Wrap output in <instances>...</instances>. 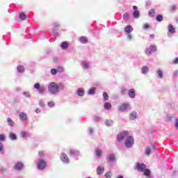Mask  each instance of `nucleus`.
<instances>
[{"mask_svg": "<svg viewBox=\"0 0 178 178\" xmlns=\"http://www.w3.org/2000/svg\"><path fill=\"white\" fill-rule=\"evenodd\" d=\"M40 112H41V110L40 108L35 109V113H40Z\"/></svg>", "mask_w": 178, "mask_h": 178, "instance_id": "e2e57ef3", "label": "nucleus"}, {"mask_svg": "<svg viewBox=\"0 0 178 178\" xmlns=\"http://www.w3.org/2000/svg\"><path fill=\"white\" fill-rule=\"evenodd\" d=\"M146 155H149L151 154V149L149 147H146L145 149Z\"/></svg>", "mask_w": 178, "mask_h": 178, "instance_id": "79ce46f5", "label": "nucleus"}, {"mask_svg": "<svg viewBox=\"0 0 178 178\" xmlns=\"http://www.w3.org/2000/svg\"><path fill=\"white\" fill-rule=\"evenodd\" d=\"M156 19L157 22H162V20H163V16H162V15H158L156 17Z\"/></svg>", "mask_w": 178, "mask_h": 178, "instance_id": "e433bc0d", "label": "nucleus"}, {"mask_svg": "<svg viewBox=\"0 0 178 178\" xmlns=\"http://www.w3.org/2000/svg\"><path fill=\"white\" fill-rule=\"evenodd\" d=\"M168 32L171 34H173L174 33H176V29H175V26L172 24H169L168 26Z\"/></svg>", "mask_w": 178, "mask_h": 178, "instance_id": "4468645a", "label": "nucleus"}, {"mask_svg": "<svg viewBox=\"0 0 178 178\" xmlns=\"http://www.w3.org/2000/svg\"><path fill=\"white\" fill-rule=\"evenodd\" d=\"M101 120V118L98 116H95L94 118V122H99Z\"/></svg>", "mask_w": 178, "mask_h": 178, "instance_id": "603ef678", "label": "nucleus"}, {"mask_svg": "<svg viewBox=\"0 0 178 178\" xmlns=\"http://www.w3.org/2000/svg\"><path fill=\"white\" fill-rule=\"evenodd\" d=\"M17 70L19 73H24V67L22 65H18L17 67Z\"/></svg>", "mask_w": 178, "mask_h": 178, "instance_id": "cd10ccee", "label": "nucleus"}, {"mask_svg": "<svg viewBox=\"0 0 178 178\" xmlns=\"http://www.w3.org/2000/svg\"><path fill=\"white\" fill-rule=\"evenodd\" d=\"M0 170L1 172H5L6 170V168H3V167H1V168L0 169Z\"/></svg>", "mask_w": 178, "mask_h": 178, "instance_id": "69168bd1", "label": "nucleus"}, {"mask_svg": "<svg viewBox=\"0 0 178 178\" xmlns=\"http://www.w3.org/2000/svg\"><path fill=\"white\" fill-rule=\"evenodd\" d=\"M56 73H58V71L56 69L53 68L51 70V74H53V76H55V74H56Z\"/></svg>", "mask_w": 178, "mask_h": 178, "instance_id": "c03bdc74", "label": "nucleus"}, {"mask_svg": "<svg viewBox=\"0 0 178 178\" xmlns=\"http://www.w3.org/2000/svg\"><path fill=\"white\" fill-rule=\"evenodd\" d=\"M103 98L104 101H108L109 99V96L108 95V93L104 92L103 93Z\"/></svg>", "mask_w": 178, "mask_h": 178, "instance_id": "4c0bfd02", "label": "nucleus"}, {"mask_svg": "<svg viewBox=\"0 0 178 178\" xmlns=\"http://www.w3.org/2000/svg\"><path fill=\"white\" fill-rule=\"evenodd\" d=\"M60 159L63 163H69V157L67 156V155H66V154L62 153Z\"/></svg>", "mask_w": 178, "mask_h": 178, "instance_id": "9d476101", "label": "nucleus"}, {"mask_svg": "<svg viewBox=\"0 0 178 178\" xmlns=\"http://www.w3.org/2000/svg\"><path fill=\"white\" fill-rule=\"evenodd\" d=\"M149 49L152 51V52H155V51H156V46L151 45L149 47Z\"/></svg>", "mask_w": 178, "mask_h": 178, "instance_id": "37998d69", "label": "nucleus"}, {"mask_svg": "<svg viewBox=\"0 0 178 178\" xmlns=\"http://www.w3.org/2000/svg\"><path fill=\"white\" fill-rule=\"evenodd\" d=\"M5 140V135H0V141Z\"/></svg>", "mask_w": 178, "mask_h": 178, "instance_id": "6e6d98bb", "label": "nucleus"}, {"mask_svg": "<svg viewBox=\"0 0 178 178\" xmlns=\"http://www.w3.org/2000/svg\"><path fill=\"white\" fill-rule=\"evenodd\" d=\"M69 154L72 158H76V156L80 155V152L76 149H70Z\"/></svg>", "mask_w": 178, "mask_h": 178, "instance_id": "423d86ee", "label": "nucleus"}, {"mask_svg": "<svg viewBox=\"0 0 178 178\" xmlns=\"http://www.w3.org/2000/svg\"><path fill=\"white\" fill-rule=\"evenodd\" d=\"M128 95L130 98H134L136 97V91L134 89H130L128 92Z\"/></svg>", "mask_w": 178, "mask_h": 178, "instance_id": "f3484780", "label": "nucleus"}, {"mask_svg": "<svg viewBox=\"0 0 178 178\" xmlns=\"http://www.w3.org/2000/svg\"><path fill=\"white\" fill-rule=\"evenodd\" d=\"M154 37H155V35H150V38H154Z\"/></svg>", "mask_w": 178, "mask_h": 178, "instance_id": "338daca9", "label": "nucleus"}, {"mask_svg": "<svg viewBox=\"0 0 178 178\" xmlns=\"http://www.w3.org/2000/svg\"><path fill=\"white\" fill-rule=\"evenodd\" d=\"M45 168H47V162L42 159H40L38 162V169L39 170H44Z\"/></svg>", "mask_w": 178, "mask_h": 178, "instance_id": "39448f33", "label": "nucleus"}, {"mask_svg": "<svg viewBox=\"0 0 178 178\" xmlns=\"http://www.w3.org/2000/svg\"><path fill=\"white\" fill-rule=\"evenodd\" d=\"M117 178H123V176L120 175V176H118Z\"/></svg>", "mask_w": 178, "mask_h": 178, "instance_id": "774afa93", "label": "nucleus"}, {"mask_svg": "<svg viewBox=\"0 0 178 178\" xmlns=\"http://www.w3.org/2000/svg\"><path fill=\"white\" fill-rule=\"evenodd\" d=\"M53 26H54V29L55 30L56 29H58V27H59L60 24L58 23H54Z\"/></svg>", "mask_w": 178, "mask_h": 178, "instance_id": "864d4df0", "label": "nucleus"}, {"mask_svg": "<svg viewBox=\"0 0 178 178\" xmlns=\"http://www.w3.org/2000/svg\"><path fill=\"white\" fill-rule=\"evenodd\" d=\"M133 145H134V138L129 136L125 140V147H127V148H131Z\"/></svg>", "mask_w": 178, "mask_h": 178, "instance_id": "f03ea898", "label": "nucleus"}, {"mask_svg": "<svg viewBox=\"0 0 178 178\" xmlns=\"http://www.w3.org/2000/svg\"><path fill=\"white\" fill-rule=\"evenodd\" d=\"M128 137L129 132L127 131H124L118 135L117 140L118 141H123V140H126Z\"/></svg>", "mask_w": 178, "mask_h": 178, "instance_id": "7ed1b4c3", "label": "nucleus"}, {"mask_svg": "<svg viewBox=\"0 0 178 178\" xmlns=\"http://www.w3.org/2000/svg\"><path fill=\"white\" fill-rule=\"evenodd\" d=\"M9 138L10 140H12V141H16V140H17V136H16V134L10 132Z\"/></svg>", "mask_w": 178, "mask_h": 178, "instance_id": "2eb2a0df", "label": "nucleus"}, {"mask_svg": "<svg viewBox=\"0 0 178 178\" xmlns=\"http://www.w3.org/2000/svg\"><path fill=\"white\" fill-rule=\"evenodd\" d=\"M127 37L128 40H129V41H131V40H133V35H131V33H127Z\"/></svg>", "mask_w": 178, "mask_h": 178, "instance_id": "09e8293b", "label": "nucleus"}, {"mask_svg": "<svg viewBox=\"0 0 178 178\" xmlns=\"http://www.w3.org/2000/svg\"><path fill=\"white\" fill-rule=\"evenodd\" d=\"M141 72L143 74H147V73L149 72V68L148 67V66L144 65L142 67Z\"/></svg>", "mask_w": 178, "mask_h": 178, "instance_id": "6ab92c4d", "label": "nucleus"}, {"mask_svg": "<svg viewBox=\"0 0 178 178\" xmlns=\"http://www.w3.org/2000/svg\"><path fill=\"white\" fill-rule=\"evenodd\" d=\"M92 131H93L92 128H88V133H89V134L92 135Z\"/></svg>", "mask_w": 178, "mask_h": 178, "instance_id": "13d9d810", "label": "nucleus"}, {"mask_svg": "<svg viewBox=\"0 0 178 178\" xmlns=\"http://www.w3.org/2000/svg\"><path fill=\"white\" fill-rule=\"evenodd\" d=\"M111 108H112V104H111V103L109 102H106L104 104V109H106V111L111 109Z\"/></svg>", "mask_w": 178, "mask_h": 178, "instance_id": "7c9ffc66", "label": "nucleus"}, {"mask_svg": "<svg viewBox=\"0 0 178 178\" xmlns=\"http://www.w3.org/2000/svg\"><path fill=\"white\" fill-rule=\"evenodd\" d=\"M23 95H24V97H26V98H30V97H31L30 95V92H23Z\"/></svg>", "mask_w": 178, "mask_h": 178, "instance_id": "49530a36", "label": "nucleus"}, {"mask_svg": "<svg viewBox=\"0 0 178 178\" xmlns=\"http://www.w3.org/2000/svg\"><path fill=\"white\" fill-rule=\"evenodd\" d=\"M130 18V15L128 13H124L123 15V19L124 22H129V19Z\"/></svg>", "mask_w": 178, "mask_h": 178, "instance_id": "72a5a7b5", "label": "nucleus"}, {"mask_svg": "<svg viewBox=\"0 0 178 178\" xmlns=\"http://www.w3.org/2000/svg\"><path fill=\"white\" fill-rule=\"evenodd\" d=\"M156 73H157V77H159V79L163 78V72H162V70H158Z\"/></svg>", "mask_w": 178, "mask_h": 178, "instance_id": "bb28decb", "label": "nucleus"}, {"mask_svg": "<svg viewBox=\"0 0 178 178\" xmlns=\"http://www.w3.org/2000/svg\"><path fill=\"white\" fill-rule=\"evenodd\" d=\"M111 176H112V173L110 171L107 172L105 175L106 178H111Z\"/></svg>", "mask_w": 178, "mask_h": 178, "instance_id": "de8ad7c7", "label": "nucleus"}, {"mask_svg": "<svg viewBox=\"0 0 178 178\" xmlns=\"http://www.w3.org/2000/svg\"><path fill=\"white\" fill-rule=\"evenodd\" d=\"M60 47L63 49H67V48H69V43H67V42H63L61 43Z\"/></svg>", "mask_w": 178, "mask_h": 178, "instance_id": "393cba45", "label": "nucleus"}, {"mask_svg": "<svg viewBox=\"0 0 178 178\" xmlns=\"http://www.w3.org/2000/svg\"><path fill=\"white\" fill-rule=\"evenodd\" d=\"M148 29H149V25H148V24H144L143 29L144 30H148Z\"/></svg>", "mask_w": 178, "mask_h": 178, "instance_id": "8fccbe9b", "label": "nucleus"}, {"mask_svg": "<svg viewBox=\"0 0 178 178\" xmlns=\"http://www.w3.org/2000/svg\"><path fill=\"white\" fill-rule=\"evenodd\" d=\"M0 153L5 154V151L3 150V144L0 143Z\"/></svg>", "mask_w": 178, "mask_h": 178, "instance_id": "a19ab883", "label": "nucleus"}, {"mask_svg": "<svg viewBox=\"0 0 178 178\" xmlns=\"http://www.w3.org/2000/svg\"><path fill=\"white\" fill-rule=\"evenodd\" d=\"M38 154L40 156H44V152H39Z\"/></svg>", "mask_w": 178, "mask_h": 178, "instance_id": "052dcab7", "label": "nucleus"}, {"mask_svg": "<svg viewBox=\"0 0 178 178\" xmlns=\"http://www.w3.org/2000/svg\"><path fill=\"white\" fill-rule=\"evenodd\" d=\"M127 109H131L130 108V104H123L119 107V110L121 112H124V111H127Z\"/></svg>", "mask_w": 178, "mask_h": 178, "instance_id": "1a4fd4ad", "label": "nucleus"}, {"mask_svg": "<svg viewBox=\"0 0 178 178\" xmlns=\"http://www.w3.org/2000/svg\"><path fill=\"white\" fill-rule=\"evenodd\" d=\"M175 127L176 129H178V119L175 120Z\"/></svg>", "mask_w": 178, "mask_h": 178, "instance_id": "bf43d9fd", "label": "nucleus"}, {"mask_svg": "<svg viewBox=\"0 0 178 178\" xmlns=\"http://www.w3.org/2000/svg\"><path fill=\"white\" fill-rule=\"evenodd\" d=\"M136 168L139 172H143L145 170L147 166L144 163H137Z\"/></svg>", "mask_w": 178, "mask_h": 178, "instance_id": "9b49d317", "label": "nucleus"}, {"mask_svg": "<svg viewBox=\"0 0 178 178\" xmlns=\"http://www.w3.org/2000/svg\"><path fill=\"white\" fill-rule=\"evenodd\" d=\"M138 118V114L136 111H132L129 114V119L130 120H136Z\"/></svg>", "mask_w": 178, "mask_h": 178, "instance_id": "ddd939ff", "label": "nucleus"}, {"mask_svg": "<svg viewBox=\"0 0 178 178\" xmlns=\"http://www.w3.org/2000/svg\"><path fill=\"white\" fill-rule=\"evenodd\" d=\"M16 170H22L23 169V163L18 162L15 163Z\"/></svg>", "mask_w": 178, "mask_h": 178, "instance_id": "aec40b11", "label": "nucleus"}, {"mask_svg": "<svg viewBox=\"0 0 178 178\" xmlns=\"http://www.w3.org/2000/svg\"><path fill=\"white\" fill-rule=\"evenodd\" d=\"M104 170H105V168L102 166H99L97 168V173L99 175V176H101V175L104 174Z\"/></svg>", "mask_w": 178, "mask_h": 178, "instance_id": "dca6fc26", "label": "nucleus"}, {"mask_svg": "<svg viewBox=\"0 0 178 178\" xmlns=\"http://www.w3.org/2000/svg\"><path fill=\"white\" fill-rule=\"evenodd\" d=\"M143 172L145 176H147L148 178H151V170H149V169L146 168Z\"/></svg>", "mask_w": 178, "mask_h": 178, "instance_id": "412c9836", "label": "nucleus"}, {"mask_svg": "<svg viewBox=\"0 0 178 178\" xmlns=\"http://www.w3.org/2000/svg\"><path fill=\"white\" fill-rule=\"evenodd\" d=\"M65 90V84L63 83L58 85L56 83L51 82L48 85V91L52 95H56L59 94L60 91H63Z\"/></svg>", "mask_w": 178, "mask_h": 178, "instance_id": "f257e3e1", "label": "nucleus"}, {"mask_svg": "<svg viewBox=\"0 0 178 178\" xmlns=\"http://www.w3.org/2000/svg\"><path fill=\"white\" fill-rule=\"evenodd\" d=\"M84 92H85V91L83 90V88H79L76 91V94H77V95H79V97H83Z\"/></svg>", "mask_w": 178, "mask_h": 178, "instance_id": "5701e85b", "label": "nucleus"}, {"mask_svg": "<svg viewBox=\"0 0 178 178\" xmlns=\"http://www.w3.org/2000/svg\"><path fill=\"white\" fill-rule=\"evenodd\" d=\"M107 159L110 162H114L115 161V154H110L108 156H107Z\"/></svg>", "mask_w": 178, "mask_h": 178, "instance_id": "2f4dec72", "label": "nucleus"}, {"mask_svg": "<svg viewBox=\"0 0 178 178\" xmlns=\"http://www.w3.org/2000/svg\"><path fill=\"white\" fill-rule=\"evenodd\" d=\"M30 133L29 132L22 131L21 133V137H22L23 138H27V137H30Z\"/></svg>", "mask_w": 178, "mask_h": 178, "instance_id": "a878e982", "label": "nucleus"}, {"mask_svg": "<svg viewBox=\"0 0 178 178\" xmlns=\"http://www.w3.org/2000/svg\"><path fill=\"white\" fill-rule=\"evenodd\" d=\"M79 41L81 44H87V42H88V39L85 36H82L79 38Z\"/></svg>", "mask_w": 178, "mask_h": 178, "instance_id": "b1692460", "label": "nucleus"}, {"mask_svg": "<svg viewBox=\"0 0 178 178\" xmlns=\"http://www.w3.org/2000/svg\"><path fill=\"white\" fill-rule=\"evenodd\" d=\"M126 91H127L126 88H122L121 89V94H122V95H124V94H126Z\"/></svg>", "mask_w": 178, "mask_h": 178, "instance_id": "5fc2aeb1", "label": "nucleus"}, {"mask_svg": "<svg viewBox=\"0 0 178 178\" xmlns=\"http://www.w3.org/2000/svg\"><path fill=\"white\" fill-rule=\"evenodd\" d=\"M34 88L36 90V91H38V92H39V94L42 95L45 92V87L41 86V85H40L38 83H36L34 85Z\"/></svg>", "mask_w": 178, "mask_h": 178, "instance_id": "20e7f679", "label": "nucleus"}, {"mask_svg": "<svg viewBox=\"0 0 178 178\" xmlns=\"http://www.w3.org/2000/svg\"><path fill=\"white\" fill-rule=\"evenodd\" d=\"M133 9H134V12H133L134 19H138V17H140V11L138 10V8L136 6H134Z\"/></svg>", "mask_w": 178, "mask_h": 178, "instance_id": "0eeeda50", "label": "nucleus"}, {"mask_svg": "<svg viewBox=\"0 0 178 178\" xmlns=\"http://www.w3.org/2000/svg\"><path fill=\"white\" fill-rule=\"evenodd\" d=\"M19 118L21 122H26V120H27V114L24 112H22L19 114Z\"/></svg>", "mask_w": 178, "mask_h": 178, "instance_id": "f8f14e48", "label": "nucleus"}, {"mask_svg": "<svg viewBox=\"0 0 178 178\" xmlns=\"http://www.w3.org/2000/svg\"><path fill=\"white\" fill-rule=\"evenodd\" d=\"M57 72H58V73H63V72H65V68H63V67H58Z\"/></svg>", "mask_w": 178, "mask_h": 178, "instance_id": "ea45409f", "label": "nucleus"}, {"mask_svg": "<svg viewBox=\"0 0 178 178\" xmlns=\"http://www.w3.org/2000/svg\"><path fill=\"white\" fill-rule=\"evenodd\" d=\"M95 155L97 158H101V156H102V150L100 149H96Z\"/></svg>", "mask_w": 178, "mask_h": 178, "instance_id": "4be33fe9", "label": "nucleus"}, {"mask_svg": "<svg viewBox=\"0 0 178 178\" xmlns=\"http://www.w3.org/2000/svg\"><path fill=\"white\" fill-rule=\"evenodd\" d=\"M8 123L9 126H11V127H13V126H15V122H13V120H12V118H8Z\"/></svg>", "mask_w": 178, "mask_h": 178, "instance_id": "c9c22d12", "label": "nucleus"}, {"mask_svg": "<svg viewBox=\"0 0 178 178\" xmlns=\"http://www.w3.org/2000/svg\"><path fill=\"white\" fill-rule=\"evenodd\" d=\"M95 88H91L90 89H89L88 94V95H94V94H95Z\"/></svg>", "mask_w": 178, "mask_h": 178, "instance_id": "c756f323", "label": "nucleus"}, {"mask_svg": "<svg viewBox=\"0 0 178 178\" xmlns=\"http://www.w3.org/2000/svg\"><path fill=\"white\" fill-rule=\"evenodd\" d=\"M154 15H155V9L152 8L149 10L148 15L149 16V17H154Z\"/></svg>", "mask_w": 178, "mask_h": 178, "instance_id": "c85d7f7f", "label": "nucleus"}, {"mask_svg": "<svg viewBox=\"0 0 178 178\" xmlns=\"http://www.w3.org/2000/svg\"><path fill=\"white\" fill-rule=\"evenodd\" d=\"M172 63H174L175 65H177L178 63V58H175V59L172 61Z\"/></svg>", "mask_w": 178, "mask_h": 178, "instance_id": "4d7b16f0", "label": "nucleus"}, {"mask_svg": "<svg viewBox=\"0 0 178 178\" xmlns=\"http://www.w3.org/2000/svg\"><path fill=\"white\" fill-rule=\"evenodd\" d=\"M113 121L109 120H107L106 121V126H107L108 127H111V126H113Z\"/></svg>", "mask_w": 178, "mask_h": 178, "instance_id": "f704fd0d", "label": "nucleus"}, {"mask_svg": "<svg viewBox=\"0 0 178 178\" xmlns=\"http://www.w3.org/2000/svg\"><path fill=\"white\" fill-rule=\"evenodd\" d=\"M39 105H40V106H42V107L45 106V104L44 103V101H42V100H40L39 102Z\"/></svg>", "mask_w": 178, "mask_h": 178, "instance_id": "3c124183", "label": "nucleus"}, {"mask_svg": "<svg viewBox=\"0 0 178 178\" xmlns=\"http://www.w3.org/2000/svg\"><path fill=\"white\" fill-rule=\"evenodd\" d=\"M171 10H176V6H171Z\"/></svg>", "mask_w": 178, "mask_h": 178, "instance_id": "0e129e2a", "label": "nucleus"}, {"mask_svg": "<svg viewBox=\"0 0 178 178\" xmlns=\"http://www.w3.org/2000/svg\"><path fill=\"white\" fill-rule=\"evenodd\" d=\"M124 31L126 34H130L133 31V26H125Z\"/></svg>", "mask_w": 178, "mask_h": 178, "instance_id": "a211bd4d", "label": "nucleus"}, {"mask_svg": "<svg viewBox=\"0 0 178 178\" xmlns=\"http://www.w3.org/2000/svg\"><path fill=\"white\" fill-rule=\"evenodd\" d=\"M145 52L146 55H151L152 51H151V49L147 48V49H146Z\"/></svg>", "mask_w": 178, "mask_h": 178, "instance_id": "a18cd8bd", "label": "nucleus"}, {"mask_svg": "<svg viewBox=\"0 0 178 178\" xmlns=\"http://www.w3.org/2000/svg\"><path fill=\"white\" fill-rule=\"evenodd\" d=\"M81 65L83 70H88L91 67V63L88 61H82Z\"/></svg>", "mask_w": 178, "mask_h": 178, "instance_id": "6e6552de", "label": "nucleus"}, {"mask_svg": "<svg viewBox=\"0 0 178 178\" xmlns=\"http://www.w3.org/2000/svg\"><path fill=\"white\" fill-rule=\"evenodd\" d=\"M177 74H178V71H175V72H174V73H173V76H174V77H176V76H177Z\"/></svg>", "mask_w": 178, "mask_h": 178, "instance_id": "680f3d73", "label": "nucleus"}, {"mask_svg": "<svg viewBox=\"0 0 178 178\" xmlns=\"http://www.w3.org/2000/svg\"><path fill=\"white\" fill-rule=\"evenodd\" d=\"M19 19H21V20H26L27 15H26L24 13H19Z\"/></svg>", "mask_w": 178, "mask_h": 178, "instance_id": "473e14b6", "label": "nucleus"}, {"mask_svg": "<svg viewBox=\"0 0 178 178\" xmlns=\"http://www.w3.org/2000/svg\"><path fill=\"white\" fill-rule=\"evenodd\" d=\"M47 105L49 108H54V106H55V102H54V101L49 102Z\"/></svg>", "mask_w": 178, "mask_h": 178, "instance_id": "58836bf2", "label": "nucleus"}]
</instances>
